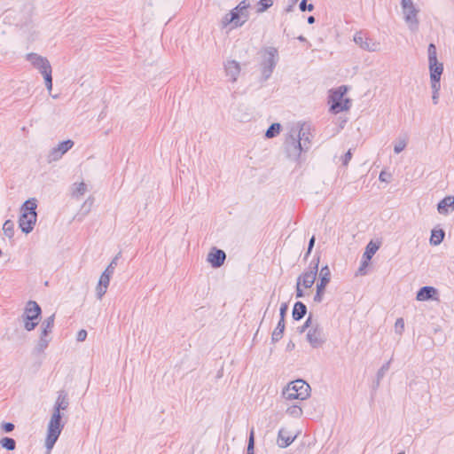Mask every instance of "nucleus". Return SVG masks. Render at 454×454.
Returning a JSON list of instances; mask_svg holds the SVG:
<instances>
[{
    "instance_id": "24",
    "label": "nucleus",
    "mask_w": 454,
    "mask_h": 454,
    "mask_svg": "<svg viewBox=\"0 0 454 454\" xmlns=\"http://www.w3.org/2000/svg\"><path fill=\"white\" fill-rule=\"evenodd\" d=\"M331 280V270L327 265L321 268L318 277V284L327 286Z\"/></svg>"
},
{
    "instance_id": "35",
    "label": "nucleus",
    "mask_w": 454,
    "mask_h": 454,
    "mask_svg": "<svg viewBox=\"0 0 454 454\" xmlns=\"http://www.w3.org/2000/svg\"><path fill=\"white\" fill-rule=\"evenodd\" d=\"M50 341H51V338L49 337V335H43V333H41L40 338H39V340H38V343L36 346V349L39 352L43 351L48 347Z\"/></svg>"
},
{
    "instance_id": "14",
    "label": "nucleus",
    "mask_w": 454,
    "mask_h": 454,
    "mask_svg": "<svg viewBox=\"0 0 454 454\" xmlns=\"http://www.w3.org/2000/svg\"><path fill=\"white\" fill-rule=\"evenodd\" d=\"M438 291L434 286H426L417 292L416 299L419 301L437 300Z\"/></svg>"
},
{
    "instance_id": "42",
    "label": "nucleus",
    "mask_w": 454,
    "mask_h": 454,
    "mask_svg": "<svg viewBox=\"0 0 454 454\" xmlns=\"http://www.w3.org/2000/svg\"><path fill=\"white\" fill-rule=\"evenodd\" d=\"M430 83H431V89L432 93L435 94L436 92H439L441 90V78L435 77V78H430Z\"/></svg>"
},
{
    "instance_id": "22",
    "label": "nucleus",
    "mask_w": 454,
    "mask_h": 454,
    "mask_svg": "<svg viewBox=\"0 0 454 454\" xmlns=\"http://www.w3.org/2000/svg\"><path fill=\"white\" fill-rule=\"evenodd\" d=\"M54 319L55 314H52L43 321L41 325V333H43V335H49L52 332V328L54 326Z\"/></svg>"
},
{
    "instance_id": "2",
    "label": "nucleus",
    "mask_w": 454,
    "mask_h": 454,
    "mask_svg": "<svg viewBox=\"0 0 454 454\" xmlns=\"http://www.w3.org/2000/svg\"><path fill=\"white\" fill-rule=\"evenodd\" d=\"M250 4L247 0L241 1L235 8L223 18L222 24L223 27L234 23V27H241L249 17L248 7Z\"/></svg>"
},
{
    "instance_id": "27",
    "label": "nucleus",
    "mask_w": 454,
    "mask_h": 454,
    "mask_svg": "<svg viewBox=\"0 0 454 454\" xmlns=\"http://www.w3.org/2000/svg\"><path fill=\"white\" fill-rule=\"evenodd\" d=\"M445 237V232L443 230H433L430 237V243L434 246H437L441 244Z\"/></svg>"
},
{
    "instance_id": "19",
    "label": "nucleus",
    "mask_w": 454,
    "mask_h": 454,
    "mask_svg": "<svg viewBox=\"0 0 454 454\" xmlns=\"http://www.w3.org/2000/svg\"><path fill=\"white\" fill-rule=\"evenodd\" d=\"M307 313V307L301 301H296L294 305L292 316L294 320L299 321L304 317Z\"/></svg>"
},
{
    "instance_id": "58",
    "label": "nucleus",
    "mask_w": 454,
    "mask_h": 454,
    "mask_svg": "<svg viewBox=\"0 0 454 454\" xmlns=\"http://www.w3.org/2000/svg\"><path fill=\"white\" fill-rule=\"evenodd\" d=\"M432 101L434 105H437L439 101V92H436L435 94L432 93Z\"/></svg>"
},
{
    "instance_id": "26",
    "label": "nucleus",
    "mask_w": 454,
    "mask_h": 454,
    "mask_svg": "<svg viewBox=\"0 0 454 454\" xmlns=\"http://www.w3.org/2000/svg\"><path fill=\"white\" fill-rule=\"evenodd\" d=\"M379 244L370 241L365 247V251L363 254V259L370 261L372 257L374 255V254L379 250Z\"/></svg>"
},
{
    "instance_id": "12",
    "label": "nucleus",
    "mask_w": 454,
    "mask_h": 454,
    "mask_svg": "<svg viewBox=\"0 0 454 454\" xmlns=\"http://www.w3.org/2000/svg\"><path fill=\"white\" fill-rule=\"evenodd\" d=\"M36 214H29L28 215L27 213H22L19 220V225L21 231L26 234L31 232L34 229V225L36 223Z\"/></svg>"
},
{
    "instance_id": "17",
    "label": "nucleus",
    "mask_w": 454,
    "mask_h": 454,
    "mask_svg": "<svg viewBox=\"0 0 454 454\" xmlns=\"http://www.w3.org/2000/svg\"><path fill=\"white\" fill-rule=\"evenodd\" d=\"M224 69L227 76H230V79L232 82H236L239 73H240V66L235 60H228L224 64Z\"/></svg>"
},
{
    "instance_id": "40",
    "label": "nucleus",
    "mask_w": 454,
    "mask_h": 454,
    "mask_svg": "<svg viewBox=\"0 0 454 454\" xmlns=\"http://www.w3.org/2000/svg\"><path fill=\"white\" fill-rule=\"evenodd\" d=\"M3 230L6 236L12 238L14 234L13 223L11 220L5 221L3 226Z\"/></svg>"
},
{
    "instance_id": "36",
    "label": "nucleus",
    "mask_w": 454,
    "mask_h": 454,
    "mask_svg": "<svg viewBox=\"0 0 454 454\" xmlns=\"http://www.w3.org/2000/svg\"><path fill=\"white\" fill-rule=\"evenodd\" d=\"M325 287H326V286L317 283V292L313 298L315 302H317V303L322 302V301L324 299V294H325Z\"/></svg>"
},
{
    "instance_id": "31",
    "label": "nucleus",
    "mask_w": 454,
    "mask_h": 454,
    "mask_svg": "<svg viewBox=\"0 0 454 454\" xmlns=\"http://www.w3.org/2000/svg\"><path fill=\"white\" fill-rule=\"evenodd\" d=\"M87 192V185L85 183L81 182L79 184L75 183L73 184L72 196L74 198H79L82 196Z\"/></svg>"
},
{
    "instance_id": "13",
    "label": "nucleus",
    "mask_w": 454,
    "mask_h": 454,
    "mask_svg": "<svg viewBox=\"0 0 454 454\" xmlns=\"http://www.w3.org/2000/svg\"><path fill=\"white\" fill-rule=\"evenodd\" d=\"M226 259V254L223 250L213 247L207 254V261L213 268L221 267Z\"/></svg>"
},
{
    "instance_id": "48",
    "label": "nucleus",
    "mask_w": 454,
    "mask_h": 454,
    "mask_svg": "<svg viewBox=\"0 0 454 454\" xmlns=\"http://www.w3.org/2000/svg\"><path fill=\"white\" fill-rule=\"evenodd\" d=\"M107 286L98 284L96 288V294L98 299L101 300L104 294L106 293Z\"/></svg>"
},
{
    "instance_id": "33",
    "label": "nucleus",
    "mask_w": 454,
    "mask_h": 454,
    "mask_svg": "<svg viewBox=\"0 0 454 454\" xmlns=\"http://www.w3.org/2000/svg\"><path fill=\"white\" fill-rule=\"evenodd\" d=\"M337 107H333V104L331 105V111L334 114L348 110L350 107V100L348 98L343 99V101H337Z\"/></svg>"
},
{
    "instance_id": "7",
    "label": "nucleus",
    "mask_w": 454,
    "mask_h": 454,
    "mask_svg": "<svg viewBox=\"0 0 454 454\" xmlns=\"http://www.w3.org/2000/svg\"><path fill=\"white\" fill-rule=\"evenodd\" d=\"M401 6L403 18L411 31L416 32L419 29L418 14L419 10L416 8L412 0H402Z\"/></svg>"
},
{
    "instance_id": "3",
    "label": "nucleus",
    "mask_w": 454,
    "mask_h": 454,
    "mask_svg": "<svg viewBox=\"0 0 454 454\" xmlns=\"http://www.w3.org/2000/svg\"><path fill=\"white\" fill-rule=\"evenodd\" d=\"M310 395V387L303 380H296L290 382L282 391V395L286 400H305Z\"/></svg>"
},
{
    "instance_id": "44",
    "label": "nucleus",
    "mask_w": 454,
    "mask_h": 454,
    "mask_svg": "<svg viewBox=\"0 0 454 454\" xmlns=\"http://www.w3.org/2000/svg\"><path fill=\"white\" fill-rule=\"evenodd\" d=\"M395 333L399 335H402L404 330V321L402 317L397 318L395 324Z\"/></svg>"
},
{
    "instance_id": "41",
    "label": "nucleus",
    "mask_w": 454,
    "mask_h": 454,
    "mask_svg": "<svg viewBox=\"0 0 454 454\" xmlns=\"http://www.w3.org/2000/svg\"><path fill=\"white\" fill-rule=\"evenodd\" d=\"M428 62L437 60L436 46L434 43H429L427 48Z\"/></svg>"
},
{
    "instance_id": "61",
    "label": "nucleus",
    "mask_w": 454,
    "mask_h": 454,
    "mask_svg": "<svg viewBox=\"0 0 454 454\" xmlns=\"http://www.w3.org/2000/svg\"><path fill=\"white\" fill-rule=\"evenodd\" d=\"M294 348V343L290 341L289 343H287L286 345V350L290 351V350H293Z\"/></svg>"
},
{
    "instance_id": "4",
    "label": "nucleus",
    "mask_w": 454,
    "mask_h": 454,
    "mask_svg": "<svg viewBox=\"0 0 454 454\" xmlns=\"http://www.w3.org/2000/svg\"><path fill=\"white\" fill-rule=\"evenodd\" d=\"M65 424L62 422L61 412H52L47 427L45 447L50 451L59 439Z\"/></svg>"
},
{
    "instance_id": "62",
    "label": "nucleus",
    "mask_w": 454,
    "mask_h": 454,
    "mask_svg": "<svg viewBox=\"0 0 454 454\" xmlns=\"http://www.w3.org/2000/svg\"><path fill=\"white\" fill-rule=\"evenodd\" d=\"M295 4H294V0H292V4L288 5L286 8V12H290L293 11V7Z\"/></svg>"
},
{
    "instance_id": "38",
    "label": "nucleus",
    "mask_w": 454,
    "mask_h": 454,
    "mask_svg": "<svg viewBox=\"0 0 454 454\" xmlns=\"http://www.w3.org/2000/svg\"><path fill=\"white\" fill-rule=\"evenodd\" d=\"M390 363H391V360H389L388 362L385 363L378 371L377 372V386L380 385V380L383 379V377L385 376V373L389 370L390 368Z\"/></svg>"
},
{
    "instance_id": "28",
    "label": "nucleus",
    "mask_w": 454,
    "mask_h": 454,
    "mask_svg": "<svg viewBox=\"0 0 454 454\" xmlns=\"http://www.w3.org/2000/svg\"><path fill=\"white\" fill-rule=\"evenodd\" d=\"M36 201L35 199H30V200H26L22 207H21V214L22 213H27V215H29V214H36L35 212V209H36Z\"/></svg>"
},
{
    "instance_id": "10",
    "label": "nucleus",
    "mask_w": 454,
    "mask_h": 454,
    "mask_svg": "<svg viewBox=\"0 0 454 454\" xmlns=\"http://www.w3.org/2000/svg\"><path fill=\"white\" fill-rule=\"evenodd\" d=\"M354 42L362 50L374 52L380 51V43L377 40L370 37L367 33L364 31H358L354 35Z\"/></svg>"
},
{
    "instance_id": "9",
    "label": "nucleus",
    "mask_w": 454,
    "mask_h": 454,
    "mask_svg": "<svg viewBox=\"0 0 454 454\" xmlns=\"http://www.w3.org/2000/svg\"><path fill=\"white\" fill-rule=\"evenodd\" d=\"M319 262V255L313 258L309 265V269L297 278L298 284L302 285L305 288H310L313 286L317 278Z\"/></svg>"
},
{
    "instance_id": "6",
    "label": "nucleus",
    "mask_w": 454,
    "mask_h": 454,
    "mask_svg": "<svg viewBox=\"0 0 454 454\" xmlns=\"http://www.w3.org/2000/svg\"><path fill=\"white\" fill-rule=\"evenodd\" d=\"M263 59L261 63L262 75L264 81L268 80L272 74L278 61V51L275 47H267L264 49Z\"/></svg>"
},
{
    "instance_id": "50",
    "label": "nucleus",
    "mask_w": 454,
    "mask_h": 454,
    "mask_svg": "<svg viewBox=\"0 0 454 454\" xmlns=\"http://www.w3.org/2000/svg\"><path fill=\"white\" fill-rule=\"evenodd\" d=\"M287 310H288L287 303H286V302L282 303L280 306V309H279V316H280L279 320L285 321V317H286Z\"/></svg>"
},
{
    "instance_id": "59",
    "label": "nucleus",
    "mask_w": 454,
    "mask_h": 454,
    "mask_svg": "<svg viewBox=\"0 0 454 454\" xmlns=\"http://www.w3.org/2000/svg\"><path fill=\"white\" fill-rule=\"evenodd\" d=\"M308 129L306 127H305V130ZM301 141H303V145L306 146L307 144H309L310 141H309V138L308 136H306V133L304 134L303 136V139H301Z\"/></svg>"
},
{
    "instance_id": "18",
    "label": "nucleus",
    "mask_w": 454,
    "mask_h": 454,
    "mask_svg": "<svg viewBox=\"0 0 454 454\" xmlns=\"http://www.w3.org/2000/svg\"><path fill=\"white\" fill-rule=\"evenodd\" d=\"M454 210V196H446L437 204V211L441 215H448Z\"/></svg>"
},
{
    "instance_id": "34",
    "label": "nucleus",
    "mask_w": 454,
    "mask_h": 454,
    "mask_svg": "<svg viewBox=\"0 0 454 454\" xmlns=\"http://www.w3.org/2000/svg\"><path fill=\"white\" fill-rule=\"evenodd\" d=\"M281 130V125L279 123H272L266 130L265 136L268 138L275 137L279 134Z\"/></svg>"
},
{
    "instance_id": "54",
    "label": "nucleus",
    "mask_w": 454,
    "mask_h": 454,
    "mask_svg": "<svg viewBox=\"0 0 454 454\" xmlns=\"http://www.w3.org/2000/svg\"><path fill=\"white\" fill-rule=\"evenodd\" d=\"M368 262L369 261H367L366 259H363L362 262H361V265L358 269V273L360 275H364L365 272H364V269L368 266Z\"/></svg>"
},
{
    "instance_id": "15",
    "label": "nucleus",
    "mask_w": 454,
    "mask_h": 454,
    "mask_svg": "<svg viewBox=\"0 0 454 454\" xmlns=\"http://www.w3.org/2000/svg\"><path fill=\"white\" fill-rule=\"evenodd\" d=\"M44 62H45V64H41L38 67L37 70H39L40 73L43 74V76L44 78L45 86H46L47 90L51 92L52 90V75H51L52 69H51V66L47 59H45Z\"/></svg>"
},
{
    "instance_id": "45",
    "label": "nucleus",
    "mask_w": 454,
    "mask_h": 454,
    "mask_svg": "<svg viewBox=\"0 0 454 454\" xmlns=\"http://www.w3.org/2000/svg\"><path fill=\"white\" fill-rule=\"evenodd\" d=\"M112 274H109L108 272H103L102 275L100 276V278H99V281H98V284L100 285H103L105 286H109V283H110V277H111Z\"/></svg>"
},
{
    "instance_id": "64",
    "label": "nucleus",
    "mask_w": 454,
    "mask_h": 454,
    "mask_svg": "<svg viewBox=\"0 0 454 454\" xmlns=\"http://www.w3.org/2000/svg\"><path fill=\"white\" fill-rule=\"evenodd\" d=\"M297 39L300 41V42H307V39L303 36V35H299L297 37Z\"/></svg>"
},
{
    "instance_id": "63",
    "label": "nucleus",
    "mask_w": 454,
    "mask_h": 454,
    "mask_svg": "<svg viewBox=\"0 0 454 454\" xmlns=\"http://www.w3.org/2000/svg\"><path fill=\"white\" fill-rule=\"evenodd\" d=\"M307 20H308L309 24H313L315 22V17L314 16H309Z\"/></svg>"
},
{
    "instance_id": "47",
    "label": "nucleus",
    "mask_w": 454,
    "mask_h": 454,
    "mask_svg": "<svg viewBox=\"0 0 454 454\" xmlns=\"http://www.w3.org/2000/svg\"><path fill=\"white\" fill-rule=\"evenodd\" d=\"M299 8L301 12H311L314 10V5L312 4H308V0H301Z\"/></svg>"
},
{
    "instance_id": "8",
    "label": "nucleus",
    "mask_w": 454,
    "mask_h": 454,
    "mask_svg": "<svg viewBox=\"0 0 454 454\" xmlns=\"http://www.w3.org/2000/svg\"><path fill=\"white\" fill-rule=\"evenodd\" d=\"M306 339L313 348H322L327 340L324 328L317 322L309 329Z\"/></svg>"
},
{
    "instance_id": "32",
    "label": "nucleus",
    "mask_w": 454,
    "mask_h": 454,
    "mask_svg": "<svg viewBox=\"0 0 454 454\" xmlns=\"http://www.w3.org/2000/svg\"><path fill=\"white\" fill-rule=\"evenodd\" d=\"M0 446L7 450H14L16 449V441L11 437H3L0 440Z\"/></svg>"
},
{
    "instance_id": "51",
    "label": "nucleus",
    "mask_w": 454,
    "mask_h": 454,
    "mask_svg": "<svg viewBox=\"0 0 454 454\" xmlns=\"http://www.w3.org/2000/svg\"><path fill=\"white\" fill-rule=\"evenodd\" d=\"M118 256H115L107 268L105 270V272H108L109 274L114 273V266L117 264Z\"/></svg>"
},
{
    "instance_id": "53",
    "label": "nucleus",
    "mask_w": 454,
    "mask_h": 454,
    "mask_svg": "<svg viewBox=\"0 0 454 454\" xmlns=\"http://www.w3.org/2000/svg\"><path fill=\"white\" fill-rule=\"evenodd\" d=\"M87 338V332L83 329L80 330L77 333L76 340L77 341H84Z\"/></svg>"
},
{
    "instance_id": "39",
    "label": "nucleus",
    "mask_w": 454,
    "mask_h": 454,
    "mask_svg": "<svg viewBox=\"0 0 454 454\" xmlns=\"http://www.w3.org/2000/svg\"><path fill=\"white\" fill-rule=\"evenodd\" d=\"M273 5V0H260L257 3V12L262 13Z\"/></svg>"
},
{
    "instance_id": "5",
    "label": "nucleus",
    "mask_w": 454,
    "mask_h": 454,
    "mask_svg": "<svg viewBox=\"0 0 454 454\" xmlns=\"http://www.w3.org/2000/svg\"><path fill=\"white\" fill-rule=\"evenodd\" d=\"M41 314L42 309L36 301H29L27 303L20 319L27 332L33 331L38 325Z\"/></svg>"
},
{
    "instance_id": "1",
    "label": "nucleus",
    "mask_w": 454,
    "mask_h": 454,
    "mask_svg": "<svg viewBox=\"0 0 454 454\" xmlns=\"http://www.w3.org/2000/svg\"><path fill=\"white\" fill-rule=\"evenodd\" d=\"M305 134V124H302L300 129H293L290 134L286 137L284 146L286 156L293 160H297L303 151L301 139Z\"/></svg>"
},
{
    "instance_id": "37",
    "label": "nucleus",
    "mask_w": 454,
    "mask_h": 454,
    "mask_svg": "<svg viewBox=\"0 0 454 454\" xmlns=\"http://www.w3.org/2000/svg\"><path fill=\"white\" fill-rule=\"evenodd\" d=\"M286 413L294 418H300L302 415V409L299 405H292L286 409Z\"/></svg>"
},
{
    "instance_id": "46",
    "label": "nucleus",
    "mask_w": 454,
    "mask_h": 454,
    "mask_svg": "<svg viewBox=\"0 0 454 454\" xmlns=\"http://www.w3.org/2000/svg\"><path fill=\"white\" fill-rule=\"evenodd\" d=\"M315 323L312 321V316L309 315L304 324L299 328V332L301 333L305 332L306 329L310 328L312 325H314Z\"/></svg>"
},
{
    "instance_id": "30",
    "label": "nucleus",
    "mask_w": 454,
    "mask_h": 454,
    "mask_svg": "<svg viewBox=\"0 0 454 454\" xmlns=\"http://www.w3.org/2000/svg\"><path fill=\"white\" fill-rule=\"evenodd\" d=\"M408 144V137L407 136H400L395 142L394 145V152L395 153L398 154L401 152H403Z\"/></svg>"
},
{
    "instance_id": "21",
    "label": "nucleus",
    "mask_w": 454,
    "mask_h": 454,
    "mask_svg": "<svg viewBox=\"0 0 454 454\" xmlns=\"http://www.w3.org/2000/svg\"><path fill=\"white\" fill-rule=\"evenodd\" d=\"M347 92L346 86H340L336 90L331 91L330 100L333 104V107H337V101H343V96Z\"/></svg>"
},
{
    "instance_id": "60",
    "label": "nucleus",
    "mask_w": 454,
    "mask_h": 454,
    "mask_svg": "<svg viewBox=\"0 0 454 454\" xmlns=\"http://www.w3.org/2000/svg\"><path fill=\"white\" fill-rule=\"evenodd\" d=\"M386 176H387V173H386V172H384V171H382V172L380 174L379 178H380V181H382V182H387V178H386Z\"/></svg>"
},
{
    "instance_id": "52",
    "label": "nucleus",
    "mask_w": 454,
    "mask_h": 454,
    "mask_svg": "<svg viewBox=\"0 0 454 454\" xmlns=\"http://www.w3.org/2000/svg\"><path fill=\"white\" fill-rule=\"evenodd\" d=\"M352 158V153H351V149H349L345 154L344 156L342 157V164L344 166H348V162L350 161Z\"/></svg>"
},
{
    "instance_id": "11",
    "label": "nucleus",
    "mask_w": 454,
    "mask_h": 454,
    "mask_svg": "<svg viewBox=\"0 0 454 454\" xmlns=\"http://www.w3.org/2000/svg\"><path fill=\"white\" fill-rule=\"evenodd\" d=\"M74 146V142L70 139L60 142L56 147H53L49 155L48 161L59 160L68 150Z\"/></svg>"
},
{
    "instance_id": "29",
    "label": "nucleus",
    "mask_w": 454,
    "mask_h": 454,
    "mask_svg": "<svg viewBox=\"0 0 454 454\" xmlns=\"http://www.w3.org/2000/svg\"><path fill=\"white\" fill-rule=\"evenodd\" d=\"M284 331L285 321L279 320L271 335L272 342H278L280 339H282Z\"/></svg>"
},
{
    "instance_id": "20",
    "label": "nucleus",
    "mask_w": 454,
    "mask_h": 454,
    "mask_svg": "<svg viewBox=\"0 0 454 454\" xmlns=\"http://www.w3.org/2000/svg\"><path fill=\"white\" fill-rule=\"evenodd\" d=\"M430 78L439 77L441 78L443 73V64L439 62L438 59L428 62Z\"/></svg>"
},
{
    "instance_id": "25",
    "label": "nucleus",
    "mask_w": 454,
    "mask_h": 454,
    "mask_svg": "<svg viewBox=\"0 0 454 454\" xmlns=\"http://www.w3.org/2000/svg\"><path fill=\"white\" fill-rule=\"evenodd\" d=\"M294 440V437H292V436H286L285 435V430L284 429H280L278 431V445L281 448H286L287 446H289Z\"/></svg>"
},
{
    "instance_id": "16",
    "label": "nucleus",
    "mask_w": 454,
    "mask_h": 454,
    "mask_svg": "<svg viewBox=\"0 0 454 454\" xmlns=\"http://www.w3.org/2000/svg\"><path fill=\"white\" fill-rule=\"evenodd\" d=\"M69 406L68 395L65 390H59L53 407V412L66 411Z\"/></svg>"
},
{
    "instance_id": "49",
    "label": "nucleus",
    "mask_w": 454,
    "mask_h": 454,
    "mask_svg": "<svg viewBox=\"0 0 454 454\" xmlns=\"http://www.w3.org/2000/svg\"><path fill=\"white\" fill-rule=\"evenodd\" d=\"M14 424L11 422H3L1 424V428L4 433H11L14 430Z\"/></svg>"
},
{
    "instance_id": "56",
    "label": "nucleus",
    "mask_w": 454,
    "mask_h": 454,
    "mask_svg": "<svg viewBox=\"0 0 454 454\" xmlns=\"http://www.w3.org/2000/svg\"><path fill=\"white\" fill-rule=\"evenodd\" d=\"M296 297L297 298H302L304 296V293L302 291V289L301 288V284H296V294H295Z\"/></svg>"
},
{
    "instance_id": "23",
    "label": "nucleus",
    "mask_w": 454,
    "mask_h": 454,
    "mask_svg": "<svg viewBox=\"0 0 454 454\" xmlns=\"http://www.w3.org/2000/svg\"><path fill=\"white\" fill-rule=\"evenodd\" d=\"M26 59L29 61L35 68H38L41 64H45V57L38 55L37 53H28L26 56Z\"/></svg>"
},
{
    "instance_id": "55",
    "label": "nucleus",
    "mask_w": 454,
    "mask_h": 454,
    "mask_svg": "<svg viewBox=\"0 0 454 454\" xmlns=\"http://www.w3.org/2000/svg\"><path fill=\"white\" fill-rule=\"evenodd\" d=\"M93 204V199L90 197L82 205V208H86V211L89 212Z\"/></svg>"
},
{
    "instance_id": "43",
    "label": "nucleus",
    "mask_w": 454,
    "mask_h": 454,
    "mask_svg": "<svg viewBox=\"0 0 454 454\" xmlns=\"http://www.w3.org/2000/svg\"><path fill=\"white\" fill-rule=\"evenodd\" d=\"M254 429H252L249 434L247 453L254 452Z\"/></svg>"
},
{
    "instance_id": "57",
    "label": "nucleus",
    "mask_w": 454,
    "mask_h": 454,
    "mask_svg": "<svg viewBox=\"0 0 454 454\" xmlns=\"http://www.w3.org/2000/svg\"><path fill=\"white\" fill-rule=\"evenodd\" d=\"M315 241H316V238L315 236H312L309 241V245H308V248H309V253H311L313 247H314V245H315Z\"/></svg>"
}]
</instances>
